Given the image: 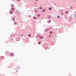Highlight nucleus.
<instances>
[{
  "instance_id": "4",
  "label": "nucleus",
  "mask_w": 76,
  "mask_h": 76,
  "mask_svg": "<svg viewBox=\"0 0 76 76\" xmlns=\"http://www.w3.org/2000/svg\"><path fill=\"white\" fill-rule=\"evenodd\" d=\"M33 19H36V17H33Z\"/></svg>"
},
{
  "instance_id": "15",
  "label": "nucleus",
  "mask_w": 76,
  "mask_h": 76,
  "mask_svg": "<svg viewBox=\"0 0 76 76\" xmlns=\"http://www.w3.org/2000/svg\"><path fill=\"white\" fill-rule=\"evenodd\" d=\"M50 34H52V31H50Z\"/></svg>"
},
{
  "instance_id": "11",
  "label": "nucleus",
  "mask_w": 76,
  "mask_h": 76,
  "mask_svg": "<svg viewBox=\"0 0 76 76\" xmlns=\"http://www.w3.org/2000/svg\"><path fill=\"white\" fill-rule=\"evenodd\" d=\"M38 44H41V42H38Z\"/></svg>"
},
{
  "instance_id": "18",
  "label": "nucleus",
  "mask_w": 76,
  "mask_h": 76,
  "mask_svg": "<svg viewBox=\"0 0 76 76\" xmlns=\"http://www.w3.org/2000/svg\"><path fill=\"white\" fill-rule=\"evenodd\" d=\"M38 17L40 16V15H38Z\"/></svg>"
},
{
  "instance_id": "7",
  "label": "nucleus",
  "mask_w": 76,
  "mask_h": 76,
  "mask_svg": "<svg viewBox=\"0 0 76 76\" xmlns=\"http://www.w3.org/2000/svg\"><path fill=\"white\" fill-rule=\"evenodd\" d=\"M11 9H12V10L13 11V10H15V9H14L13 8H11Z\"/></svg>"
},
{
  "instance_id": "25",
  "label": "nucleus",
  "mask_w": 76,
  "mask_h": 76,
  "mask_svg": "<svg viewBox=\"0 0 76 76\" xmlns=\"http://www.w3.org/2000/svg\"><path fill=\"white\" fill-rule=\"evenodd\" d=\"M39 22H40V23L41 22V21H39Z\"/></svg>"
},
{
  "instance_id": "6",
  "label": "nucleus",
  "mask_w": 76,
  "mask_h": 76,
  "mask_svg": "<svg viewBox=\"0 0 76 76\" xmlns=\"http://www.w3.org/2000/svg\"><path fill=\"white\" fill-rule=\"evenodd\" d=\"M45 11V10H42V12H44Z\"/></svg>"
},
{
  "instance_id": "5",
  "label": "nucleus",
  "mask_w": 76,
  "mask_h": 76,
  "mask_svg": "<svg viewBox=\"0 0 76 76\" xmlns=\"http://www.w3.org/2000/svg\"><path fill=\"white\" fill-rule=\"evenodd\" d=\"M51 8H49V10H51Z\"/></svg>"
},
{
  "instance_id": "9",
  "label": "nucleus",
  "mask_w": 76,
  "mask_h": 76,
  "mask_svg": "<svg viewBox=\"0 0 76 76\" xmlns=\"http://www.w3.org/2000/svg\"><path fill=\"white\" fill-rule=\"evenodd\" d=\"M57 17H58V19H59V18L60 17V16H58Z\"/></svg>"
},
{
  "instance_id": "3",
  "label": "nucleus",
  "mask_w": 76,
  "mask_h": 76,
  "mask_svg": "<svg viewBox=\"0 0 76 76\" xmlns=\"http://www.w3.org/2000/svg\"><path fill=\"white\" fill-rule=\"evenodd\" d=\"M39 37V38H40V39L43 38V37Z\"/></svg>"
},
{
  "instance_id": "23",
  "label": "nucleus",
  "mask_w": 76,
  "mask_h": 76,
  "mask_svg": "<svg viewBox=\"0 0 76 76\" xmlns=\"http://www.w3.org/2000/svg\"><path fill=\"white\" fill-rule=\"evenodd\" d=\"M71 9H72V7H71Z\"/></svg>"
},
{
  "instance_id": "2",
  "label": "nucleus",
  "mask_w": 76,
  "mask_h": 76,
  "mask_svg": "<svg viewBox=\"0 0 76 76\" xmlns=\"http://www.w3.org/2000/svg\"><path fill=\"white\" fill-rule=\"evenodd\" d=\"M13 13V11H11L10 12V13L11 14H12V13Z\"/></svg>"
},
{
  "instance_id": "19",
  "label": "nucleus",
  "mask_w": 76,
  "mask_h": 76,
  "mask_svg": "<svg viewBox=\"0 0 76 76\" xmlns=\"http://www.w3.org/2000/svg\"><path fill=\"white\" fill-rule=\"evenodd\" d=\"M15 25H16V23H15Z\"/></svg>"
},
{
  "instance_id": "1",
  "label": "nucleus",
  "mask_w": 76,
  "mask_h": 76,
  "mask_svg": "<svg viewBox=\"0 0 76 76\" xmlns=\"http://www.w3.org/2000/svg\"><path fill=\"white\" fill-rule=\"evenodd\" d=\"M14 55V54H13V53H10V56H12Z\"/></svg>"
},
{
  "instance_id": "8",
  "label": "nucleus",
  "mask_w": 76,
  "mask_h": 76,
  "mask_svg": "<svg viewBox=\"0 0 76 76\" xmlns=\"http://www.w3.org/2000/svg\"><path fill=\"white\" fill-rule=\"evenodd\" d=\"M43 9V8H42H42H41V7H40V10H41V9Z\"/></svg>"
},
{
  "instance_id": "10",
  "label": "nucleus",
  "mask_w": 76,
  "mask_h": 76,
  "mask_svg": "<svg viewBox=\"0 0 76 76\" xmlns=\"http://www.w3.org/2000/svg\"><path fill=\"white\" fill-rule=\"evenodd\" d=\"M48 22H49V23H50V22H51V20H48Z\"/></svg>"
},
{
  "instance_id": "17",
  "label": "nucleus",
  "mask_w": 76,
  "mask_h": 76,
  "mask_svg": "<svg viewBox=\"0 0 76 76\" xmlns=\"http://www.w3.org/2000/svg\"><path fill=\"white\" fill-rule=\"evenodd\" d=\"M29 37H31V34H29Z\"/></svg>"
},
{
  "instance_id": "24",
  "label": "nucleus",
  "mask_w": 76,
  "mask_h": 76,
  "mask_svg": "<svg viewBox=\"0 0 76 76\" xmlns=\"http://www.w3.org/2000/svg\"><path fill=\"white\" fill-rule=\"evenodd\" d=\"M18 70H17L16 71L17 72H18Z\"/></svg>"
},
{
  "instance_id": "20",
  "label": "nucleus",
  "mask_w": 76,
  "mask_h": 76,
  "mask_svg": "<svg viewBox=\"0 0 76 76\" xmlns=\"http://www.w3.org/2000/svg\"><path fill=\"white\" fill-rule=\"evenodd\" d=\"M35 12H37V11L36 10V11H35Z\"/></svg>"
},
{
  "instance_id": "26",
  "label": "nucleus",
  "mask_w": 76,
  "mask_h": 76,
  "mask_svg": "<svg viewBox=\"0 0 76 76\" xmlns=\"http://www.w3.org/2000/svg\"><path fill=\"white\" fill-rule=\"evenodd\" d=\"M54 4H56V3H55Z\"/></svg>"
},
{
  "instance_id": "13",
  "label": "nucleus",
  "mask_w": 76,
  "mask_h": 76,
  "mask_svg": "<svg viewBox=\"0 0 76 76\" xmlns=\"http://www.w3.org/2000/svg\"><path fill=\"white\" fill-rule=\"evenodd\" d=\"M49 18H51V17L50 16L48 17Z\"/></svg>"
},
{
  "instance_id": "22",
  "label": "nucleus",
  "mask_w": 76,
  "mask_h": 76,
  "mask_svg": "<svg viewBox=\"0 0 76 76\" xmlns=\"http://www.w3.org/2000/svg\"><path fill=\"white\" fill-rule=\"evenodd\" d=\"M62 15H63V13H62Z\"/></svg>"
},
{
  "instance_id": "14",
  "label": "nucleus",
  "mask_w": 76,
  "mask_h": 76,
  "mask_svg": "<svg viewBox=\"0 0 76 76\" xmlns=\"http://www.w3.org/2000/svg\"><path fill=\"white\" fill-rule=\"evenodd\" d=\"M11 6H12V7H13V6H13V5H11Z\"/></svg>"
},
{
  "instance_id": "21",
  "label": "nucleus",
  "mask_w": 76,
  "mask_h": 76,
  "mask_svg": "<svg viewBox=\"0 0 76 76\" xmlns=\"http://www.w3.org/2000/svg\"><path fill=\"white\" fill-rule=\"evenodd\" d=\"M36 1H38V0H36Z\"/></svg>"
},
{
  "instance_id": "12",
  "label": "nucleus",
  "mask_w": 76,
  "mask_h": 76,
  "mask_svg": "<svg viewBox=\"0 0 76 76\" xmlns=\"http://www.w3.org/2000/svg\"><path fill=\"white\" fill-rule=\"evenodd\" d=\"M12 20H15V18H14L13 20V19H12Z\"/></svg>"
},
{
  "instance_id": "16",
  "label": "nucleus",
  "mask_w": 76,
  "mask_h": 76,
  "mask_svg": "<svg viewBox=\"0 0 76 76\" xmlns=\"http://www.w3.org/2000/svg\"><path fill=\"white\" fill-rule=\"evenodd\" d=\"M66 13H68V11H66Z\"/></svg>"
}]
</instances>
